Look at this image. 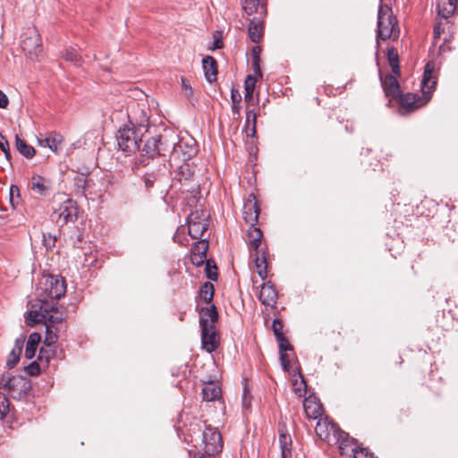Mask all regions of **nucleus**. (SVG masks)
<instances>
[{
	"instance_id": "obj_17",
	"label": "nucleus",
	"mask_w": 458,
	"mask_h": 458,
	"mask_svg": "<svg viewBox=\"0 0 458 458\" xmlns=\"http://www.w3.org/2000/svg\"><path fill=\"white\" fill-rule=\"evenodd\" d=\"M242 8L249 16L256 14L254 18H263L267 13L265 0H242Z\"/></svg>"
},
{
	"instance_id": "obj_11",
	"label": "nucleus",
	"mask_w": 458,
	"mask_h": 458,
	"mask_svg": "<svg viewBox=\"0 0 458 458\" xmlns=\"http://www.w3.org/2000/svg\"><path fill=\"white\" fill-rule=\"evenodd\" d=\"M333 430V438L342 454H345L349 449L352 452V448L359 449L358 441L349 436L348 433L342 430L338 426H331Z\"/></svg>"
},
{
	"instance_id": "obj_35",
	"label": "nucleus",
	"mask_w": 458,
	"mask_h": 458,
	"mask_svg": "<svg viewBox=\"0 0 458 458\" xmlns=\"http://www.w3.org/2000/svg\"><path fill=\"white\" fill-rule=\"evenodd\" d=\"M46 326V335L44 339V344L50 347L56 343L58 340V327H54V325H45Z\"/></svg>"
},
{
	"instance_id": "obj_49",
	"label": "nucleus",
	"mask_w": 458,
	"mask_h": 458,
	"mask_svg": "<svg viewBox=\"0 0 458 458\" xmlns=\"http://www.w3.org/2000/svg\"><path fill=\"white\" fill-rule=\"evenodd\" d=\"M279 344V353L286 352L287 351H293V346L290 344L288 340L284 336L276 338Z\"/></svg>"
},
{
	"instance_id": "obj_57",
	"label": "nucleus",
	"mask_w": 458,
	"mask_h": 458,
	"mask_svg": "<svg viewBox=\"0 0 458 458\" xmlns=\"http://www.w3.org/2000/svg\"><path fill=\"white\" fill-rule=\"evenodd\" d=\"M445 28L443 27L441 22H438L434 27V38H440L441 34L444 32Z\"/></svg>"
},
{
	"instance_id": "obj_56",
	"label": "nucleus",
	"mask_w": 458,
	"mask_h": 458,
	"mask_svg": "<svg viewBox=\"0 0 458 458\" xmlns=\"http://www.w3.org/2000/svg\"><path fill=\"white\" fill-rule=\"evenodd\" d=\"M242 406L245 409H249L250 407V396L246 388H244L243 395H242Z\"/></svg>"
},
{
	"instance_id": "obj_47",
	"label": "nucleus",
	"mask_w": 458,
	"mask_h": 458,
	"mask_svg": "<svg viewBox=\"0 0 458 458\" xmlns=\"http://www.w3.org/2000/svg\"><path fill=\"white\" fill-rule=\"evenodd\" d=\"M181 82H182V89L184 96L187 98L191 99L193 96V89L190 84V81L187 79L182 77Z\"/></svg>"
},
{
	"instance_id": "obj_52",
	"label": "nucleus",
	"mask_w": 458,
	"mask_h": 458,
	"mask_svg": "<svg viewBox=\"0 0 458 458\" xmlns=\"http://www.w3.org/2000/svg\"><path fill=\"white\" fill-rule=\"evenodd\" d=\"M26 371L30 376H38L40 372L39 365L37 361H32L27 368Z\"/></svg>"
},
{
	"instance_id": "obj_36",
	"label": "nucleus",
	"mask_w": 458,
	"mask_h": 458,
	"mask_svg": "<svg viewBox=\"0 0 458 458\" xmlns=\"http://www.w3.org/2000/svg\"><path fill=\"white\" fill-rule=\"evenodd\" d=\"M164 173H161L159 170L157 173H146L143 176L144 183L147 189H150L154 187L156 182H159L162 181L163 177H165V167L163 168Z\"/></svg>"
},
{
	"instance_id": "obj_63",
	"label": "nucleus",
	"mask_w": 458,
	"mask_h": 458,
	"mask_svg": "<svg viewBox=\"0 0 458 458\" xmlns=\"http://www.w3.org/2000/svg\"><path fill=\"white\" fill-rule=\"evenodd\" d=\"M55 237L52 238L51 236H49V240H47L44 235V242L47 248H52L53 246H55Z\"/></svg>"
},
{
	"instance_id": "obj_12",
	"label": "nucleus",
	"mask_w": 458,
	"mask_h": 458,
	"mask_svg": "<svg viewBox=\"0 0 458 458\" xmlns=\"http://www.w3.org/2000/svg\"><path fill=\"white\" fill-rule=\"evenodd\" d=\"M138 150L140 151L138 163L143 166L147 165L150 159L159 157L157 138L146 139L142 147L140 146Z\"/></svg>"
},
{
	"instance_id": "obj_48",
	"label": "nucleus",
	"mask_w": 458,
	"mask_h": 458,
	"mask_svg": "<svg viewBox=\"0 0 458 458\" xmlns=\"http://www.w3.org/2000/svg\"><path fill=\"white\" fill-rule=\"evenodd\" d=\"M293 386H294V392L295 394H297L299 396H301L302 394H305L306 392V382L303 378L302 376H301V381L298 382V380H294L293 383Z\"/></svg>"
},
{
	"instance_id": "obj_26",
	"label": "nucleus",
	"mask_w": 458,
	"mask_h": 458,
	"mask_svg": "<svg viewBox=\"0 0 458 458\" xmlns=\"http://www.w3.org/2000/svg\"><path fill=\"white\" fill-rule=\"evenodd\" d=\"M25 337L21 335L15 340L14 346L6 360V365L12 369L13 368L20 360V356L21 354L23 345H24Z\"/></svg>"
},
{
	"instance_id": "obj_3",
	"label": "nucleus",
	"mask_w": 458,
	"mask_h": 458,
	"mask_svg": "<svg viewBox=\"0 0 458 458\" xmlns=\"http://www.w3.org/2000/svg\"><path fill=\"white\" fill-rule=\"evenodd\" d=\"M38 309L30 310L28 313L27 320L30 326L43 320L45 325H54V327L63 323V315L55 312L57 310L56 303L50 302L46 299H38Z\"/></svg>"
},
{
	"instance_id": "obj_4",
	"label": "nucleus",
	"mask_w": 458,
	"mask_h": 458,
	"mask_svg": "<svg viewBox=\"0 0 458 458\" xmlns=\"http://www.w3.org/2000/svg\"><path fill=\"white\" fill-rule=\"evenodd\" d=\"M54 214L64 223L74 222L78 217V207L74 200L64 193L54 196L52 200Z\"/></svg>"
},
{
	"instance_id": "obj_27",
	"label": "nucleus",
	"mask_w": 458,
	"mask_h": 458,
	"mask_svg": "<svg viewBox=\"0 0 458 458\" xmlns=\"http://www.w3.org/2000/svg\"><path fill=\"white\" fill-rule=\"evenodd\" d=\"M248 33L252 42H259L263 36L261 18H253V20L250 21L248 28Z\"/></svg>"
},
{
	"instance_id": "obj_7",
	"label": "nucleus",
	"mask_w": 458,
	"mask_h": 458,
	"mask_svg": "<svg viewBox=\"0 0 458 458\" xmlns=\"http://www.w3.org/2000/svg\"><path fill=\"white\" fill-rule=\"evenodd\" d=\"M66 292L65 281L62 276H49L46 278L44 284V292L40 294L38 299H46L50 302H54L55 300L62 298Z\"/></svg>"
},
{
	"instance_id": "obj_39",
	"label": "nucleus",
	"mask_w": 458,
	"mask_h": 458,
	"mask_svg": "<svg viewBox=\"0 0 458 458\" xmlns=\"http://www.w3.org/2000/svg\"><path fill=\"white\" fill-rule=\"evenodd\" d=\"M63 57L65 61L71 62L77 66L81 65V56L79 55L77 49L73 47L66 48L63 54Z\"/></svg>"
},
{
	"instance_id": "obj_20",
	"label": "nucleus",
	"mask_w": 458,
	"mask_h": 458,
	"mask_svg": "<svg viewBox=\"0 0 458 458\" xmlns=\"http://www.w3.org/2000/svg\"><path fill=\"white\" fill-rule=\"evenodd\" d=\"M380 81L384 92L386 96L397 98L400 96V86L395 77V74H386L385 77L380 75Z\"/></svg>"
},
{
	"instance_id": "obj_1",
	"label": "nucleus",
	"mask_w": 458,
	"mask_h": 458,
	"mask_svg": "<svg viewBox=\"0 0 458 458\" xmlns=\"http://www.w3.org/2000/svg\"><path fill=\"white\" fill-rule=\"evenodd\" d=\"M128 117L129 122L120 127L116 133L119 149L126 155L140 149V143L143 140L144 133L147 132L149 124V117L143 109H140V115L138 116L137 113L132 111Z\"/></svg>"
},
{
	"instance_id": "obj_23",
	"label": "nucleus",
	"mask_w": 458,
	"mask_h": 458,
	"mask_svg": "<svg viewBox=\"0 0 458 458\" xmlns=\"http://www.w3.org/2000/svg\"><path fill=\"white\" fill-rule=\"evenodd\" d=\"M303 409L306 416L311 420L320 418L323 411L322 404L313 397H308L303 401Z\"/></svg>"
},
{
	"instance_id": "obj_15",
	"label": "nucleus",
	"mask_w": 458,
	"mask_h": 458,
	"mask_svg": "<svg viewBox=\"0 0 458 458\" xmlns=\"http://www.w3.org/2000/svg\"><path fill=\"white\" fill-rule=\"evenodd\" d=\"M201 328V344L208 352H214L218 347V336L215 326Z\"/></svg>"
},
{
	"instance_id": "obj_45",
	"label": "nucleus",
	"mask_w": 458,
	"mask_h": 458,
	"mask_svg": "<svg viewBox=\"0 0 458 458\" xmlns=\"http://www.w3.org/2000/svg\"><path fill=\"white\" fill-rule=\"evenodd\" d=\"M9 400L4 395L0 394V420L4 419L9 411Z\"/></svg>"
},
{
	"instance_id": "obj_38",
	"label": "nucleus",
	"mask_w": 458,
	"mask_h": 458,
	"mask_svg": "<svg viewBox=\"0 0 458 458\" xmlns=\"http://www.w3.org/2000/svg\"><path fill=\"white\" fill-rule=\"evenodd\" d=\"M214 285L210 282L203 284L199 290V297L208 304H209L214 297Z\"/></svg>"
},
{
	"instance_id": "obj_53",
	"label": "nucleus",
	"mask_w": 458,
	"mask_h": 458,
	"mask_svg": "<svg viewBox=\"0 0 458 458\" xmlns=\"http://www.w3.org/2000/svg\"><path fill=\"white\" fill-rule=\"evenodd\" d=\"M256 84V80L252 75H248L244 81V90L245 91H254Z\"/></svg>"
},
{
	"instance_id": "obj_10",
	"label": "nucleus",
	"mask_w": 458,
	"mask_h": 458,
	"mask_svg": "<svg viewBox=\"0 0 458 458\" xmlns=\"http://www.w3.org/2000/svg\"><path fill=\"white\" fill-rule=\"evenodd\" d=\"M203 443L205 444V453L208 455H215L223 449L222 436L219 431L208 427L203 431Z\"/></svg>"
},
{
	"instance_id": "obj_19",
	"label": "nucleus",
	"mask_w": 458,
	"mask_h": 458,
	"mask_svg": "<svg viewBox=\"0 0 458 458\" xmlns=\"http://www.w3.org/2000/svg\"><path fill=\"white\" fill-rule=\"evenodd\" d=\"M259 299L266 306L274 307L276 305L277 293L271 282L262 284Z\"/></svg>"
},
{
	"instance_id": "obj_37",
	"label": "nucleus",
	"mask_w": 458,
	"mask_h": 458,
	"mask_svg": "<svg viewBox=\"0 0 458 458\" xmlns=\"http://www.w3.org/2000/svg\"><path fill=\"white\" fill-rule=\"evenodd\" d=\"M387 59L392 67L393 73L396 76L400 75L399 55L396 48L391 47L388 49Z\"/></svg>"
},
{
	"instance_id": "obj_16",
	"label": "nucleus",
	"mask_w": 458,
	"mask_h": 458,
	"mask_svg": "<svg viewBox=\"0 0 458 458\" xmlns=\"http://www.w3.org/2000/svg\"><path fill=\"white\" fill-rule=\"evenodd\" d=\"M279 446L281 450V458H292L293 440L291 435L287 432L286 427L283 423L278 425Z\"/></svg>"
},
{
	"instance_id": "obj_22",
	"label": "nucleus",
	"mask_w": 458,
	"mask_h": 458,
	"mask_svg": "<svg viewBox=\"0 0 458 458\" xmlns=\"http://www.w3.org/2000/svg\"><path fill=\"white\" fill-rule=\"evenodd\" d=\"M172 168L174 169V177L179 182L191 180L195 173V167L189 161L177 163V165H174Z\"/></svg>"
},
{
	"instance_id": "obj_8",
	"label": "nucleus",
	"mask_w": 458,
	"mask_h": 458,
	"mask_svg": "<svg viewBox=\"0 0 458 458\" xmlns=\"http://www.w3.org/2000/svg\"><path fill=\"white\" fill-rule=\"evenodd\" d=\"M22 51L35 60L42 51L41 38L35 27L28 28L21 42Z\"/></svg>"
},
{
	"instance_id": "obj_31",
	"label": "nucleus",
	"mask_w": 458,
	"mask_h": 458,
	"mask_svg": "<svg viewBox=\"0 0 458 458\" xmlns=\"http://www.w3.org/2000/svg\"><path fill=\"white\" fill-rule=\"evenodd\" d=\"M257 272L262 280H265L267 276V263L265 257V253L259 250V254L255 252L253 259Z\"/></svg>"
},
{
	"instance_id": "obj_60",
	"label": "nucleus",
	"mask_w": 458,
	"mask_h": 458,
	"mask_svg": "<svg viewBox=\"0 0 458 458\" xmlns=\"http://www.w3.org/2000/svg\"><path fill=\"white\" fill-rule=\"evenodd\" d=\"M14 194L19 196L20 195V190H19L18 186L11 185V187H10V202L11 203H13V201Z\"/></svg>"
},
{
	"instance_id": "obj_46",
	"label": "nucleus",
	"mask_w": 458,
	"mask_h": 458,
	"mask_svg": "<svg viewBox=\"0 0 458 458\" xmlns=\"http://www.w3.org/2000/svg\"><path fill=\"white\" fill-rule=\"evenodd\" d=\"M352 453L355 458H376L374 454L365 447H360L359 449L352 448Z\"/></svg>"
},
{
	"instance_id": "obj_50",
	"label": "nucleus",
	"mask_w": 458,
	"mask_h": 458,
	"mask_svg": "<svg viewBox=\"0 0 458 458\" xmlns=\"http://www.w3.org/2000/svg\"><path fill=\"white\" fill-rule=\"evenodd\" d=\"M272 329L276 338H279L280 336H284L283 334V324L279 318H276L272 324Z\"/></svg>"
},
{
	"instance_id": "obj_6",
	"label": "nucleus",
	"mask_w": 458,
	"mask_h": 458,
	"mask_svg": "<svg viewBox=\"0 0 458 458\" xmlns=\"http://www.w3.org/2000/svg\"><path fill=\"white\" fill-rule=\"evenodd\" d=\"M198 152L196 140L189 136H179V142L176 143L172 154V159L169 160L171 167L177 165V163L190 161Z\"/></svg>"
},
{
	"instance_id": "obj_59",
	"label": "nucleus",
	"mask_w": 458,
	"mask_h": 458,
	"mask_svg": "<svg viewBox=\"0 0 458 458\" xmlns=\"http://www.w3.org/2000/svg\"><path fill=\"white\" fill-rule=\"evenodd\" d=\"M9 104L7 96L0 90V108H6Z\"/></svg>"
},
{
	"instance_id": "obj_5",
	"label": "nucleus",
	"mask_w": 458,
	"mask_h": 458,
	"mask_svg": "<svg viewBox=\"0 0 458 458\" xmlns=\"http://www.w3.org/2000/svg\"><path fill=\"white\" fill-rule=\"evenodd\" d=\"M397 28V20L387 5H380L377 13V43L386 40L394 34Z\"/></svg>"
},
{
	"instance_id": "obj_51",
	"label": "nucleus",
	"mask_w": 458,
	"mask_h": 458,
	"mask_svg": "<svg viewBox=\"0 0 458 458\" xmlns=\"http://www.w3.org/2000/svg\"><path fill=\"white\" fill-rule=\"evenodd\" d=\"M0 149L4 153L6 159L10 160L11 154L9 149V143L6 138L2 134H0Z\"/></svg>"
},
{
	"instance_id": "obj_9",
	"label": "nucleus",
	"mask_w": 458,
	"mask_h": 458,
	"mask_svg": "<svg viewBox=\"0 0 458 458\" xmlns=\"http://www.w3.org/2000/svg\"><path fill=\"white\" fill-rule=\"evenodd\" d=\"M157 138L159 157H165L169 156V160H171L174 148H175L176 143L179 142V135L174 131L164 130V132L157 136Z\"/></svg>"
},
{
	"instance_id": "obj_62",
	"label": "nucleus",
	"mask_w": 458,
	"mask_h": 458,
	"mask_svg": "<svg viewBox=\"0 0 458 458\" xmlns=\"http://www.w3.org/2000/svg\"><path fill=\"white\" fill-rule=\"evenodd\" d=\"M49 358H50V355H49L48 352L45 351L43 348H41L39 350V353H38V360H43L44 359H46V360L48 361Z\"/></svg>"
},
{
	"instance_id": "obj_18",
	"label": "nucleus",
	"mask_w": 458,
	"mask_h": 458,
	"mask_svg": "<svg viewBox=\"0 0 458 458\" xmlns=\"http://www.w3.org/2000/svg\"><path fill=\"white\" fill-rule=\"evenodd\" d=\"M30 188L34 193L41 197H45L50 192L52 189V182L49 179L36 174L31 178Z\"/></svg>"
},
{
	"instance_id": "obj_58",
	"label": "nucleus",
	"mask_w": 458,
	"mask_h": 458,
	"mask_svg": "<svg viewBox=\"0 0 458 458\" xmlns=\"http://www.w3.org/2000/svg\"><path fill=\"white\" fill-rule=\"evenodd\" d=\"M261 49L259 47H254L251 50V62L260 61L259 55Z\"/></svg>"
},
{
	"instance_id": "obj_2",
	"label": "nucleus",
	"mask_w": 458,
	"mask_h": 458,
	"mask_svg": "<svg viewBox=\"0 0 458 458\" xmlns=\"http://www.w3.org/2000/svg\"><path fill=\"white\" fill-rule=\"evenodd\" d=\"M434 64L428 62L424 68V73L420 83L421 95L407 93L400 96V106L406 112H412L417 108L426 106L431 99V94L436 89L437 81L433 77Z\"/></svg>"
},
{
	"instance_id": "obj_40",
	"label": "nucleus",
	"mask_w": 458,
	"mask_h": 458,
	"mask_svg": "<svg viewBox=\"0 0 458 458\" xmlns=\"http://www.w3.org/2000/svg\"><path fill=\"white\" fill-rule=\"evenodd\" d=\"M16 380L14 376L9 373L3 374L0 376V389L11 392L14 389V381Z\"/></svg>"
},
{
	"instance_id": "obj_42",
	"label": "nucleus",
	"mask_w": 458,
	"mask_h": 458,
	"mask_svg": "<svg viewBox=\"0 0 458 458\" xmlns=\"http://www.w3.org/2000/svg\"><path fill=\"white\" fill-rule=\"evenodd\" d=\"M231 100H232V112L234 114H240L241 106L240 103L242 101V96L238 89H232L231 90Z\"/></svg>"
},
{
	"instance_id": "obj_25",
	"label": "nucleus",
	"mask_w": 458,
	"mask_h": 458,
	"mask_svg": "<svg viewBox=\"0 0 458 458\" xmlns=\"http://www.w3.org/2000/svg\"><path fill=\"white\" fill-rule=\"evenodd\" d=\"M436 4L438 15L447 19L454 13L457 7V0H437Z\"/></svg>"
},
{
	"instance_id": "obj_41",
	"label": "nucleus",
	"mask_w": 458,
	"mask_h": 458,
	"mask_svg": "<svg viewBox=\"0 0 458 458\" xmlns=\"http://www.w3.org/2000/svg\"><path fill=\"white\" fill-rule=\"evenodd\" d=\"M207 250L208 242L205 241L195 242L191 248V252L194 258L206 259Z\"/></svg>"
},
{
	"instance_id": "obj_54",
	"label": "nucleus",
	"mask_w": 458,
	"mask_h": 458,
	"mask_svg": "<svg viewBox=\"0 0 458 458\" xmlns=\"http://www.w3.org/2000/svg\"><path fill=\"white\" fill-rule=\"evenodd\" d=\"M280 361L282 364V367L284 371H289L290 369V360L288 357V354L286 352L280 354Z\"/></svg>"
},
{
	"instance_id": "obj_61",
	"label": "nucleus",
	"mask_w": 458,
	"mask_h": 458,
	"mask_svg": "<svg viewBox=\"0 0 458 458\" xmlns=\"http://www.w3.org/2000/svg\"><path fill=\"white\" fill-rule=\"evenodd\" d=\"M259 62L260 61L251 62V64H252V68H253L254 73L256 75H258V76L262 77V72H261V70H260Z\"/></svg>"
},
{
	"instance_id": "obj_21",
	"label": "nucleus",
	"mask_w": 458,
	"mask_h": 458,
	"mask_svg": "<svg viewBox=\"0 0 458 458\" xmlns=\"http://www.w3.org/2000/svg\"><path fill=\"white\" fill-rule=\"evenodd\" d=\"M218 320V312L214 304L208 307L201 308L199 310V326L205 327L208 326H215Z\"/></svg>"
},
{
	"instance_id": "obj_28",
	"label": "nucleus",
	"mask_w": 458,
	"mask_h": 458,
	"mask_svg": "<svg viewBox=\"0 0 458 458\" xmlns=\"http://www.w3.org/2000/svg\"><path fill=\"white\" fill-rule=\"evenodd\" d=\"M203 400L206 402H212L218 400L222 395L221 388L214 384L213 382H209L204 386L202 388Z\"/></svg>"
},
{
	"instance_id": "obj_34",
	"label": "nucleus",
	"mask_w": 458,
	"mask_h": 458,
	"mask_svg": "<svg viewBox=\"0 0 458 458\" xmlns=\"http://www.w3.org/2000/svg\"><path fill=\"white\" fill-rule=\"evenodd\" d=\"M15 146L17 150L26 158H32L36 154L35 148L27 144V142L18 135L15 137Z\"/></svg>"
},
{
	"instance_id": "obj_30",
	"label": "nucleus",
	"mask_w": 458,
	"mask_h": 458,
	"mask_svg": "<svg viewBox=\"0 0 458 458\" xmlns=\"http://www.w3.org/2000/svg\"><path fill=\"white\" fill-rule=\"evenodd\" d=\"M262 238V232L255 225H250L248 230V239L250 250H254L259 254V248Z\"/></svg>"
},
{
	"instance_id": "obj_32",
	"label": "nucleus",
	"mask_w": 458,
	"mask_h": 458,
	"mask_svg": "<svg viewBox=\"0 0 458 458\" xmlns=\"http://www.w3.org/2000/svg\"><path fill=\"white\" fill-rule=\"evenodd\" d=\"M41 341V335L38 333H32L30 335L26 349H25V357L28 360H31L36 353L38 344Z\"/></svg>"
},
{
	"instance_id": "obj_64",
	"label": "nucleus",
	"mask_w": 458,
	"mask_h": 458,
	"mask_svg": "<svg viewBox=\"0 0 458 458\" xmlns=\"http://www.w3.org/2000/svg\"><path fill=\"white\" fill-rule=\"evenodd\" d=\"M191 260H192L193 264H195L197 266H201L204 263V261L206 260V259L194 258V256L192 255Z\"/></svg>"
},
{
	"instance_id": "obj_14",
	"label": "nucleus",
	"mask_w": 458,
	"mask_h": 458,
	"mask_svg": "<svg viewBox=\"0 0 458 458\" xmlns=\"http://www.w3.org/2000/svg\"><path fill=\"white\" fill-rule=\"evenodd\" d=\"M199 219L198 213H191L188 217V233L192 239H201L208 227V223Z\"/></svg>"
},
{
	"instance_id": "obj_55",
	"label": "nucleus",
	"mask_w": 458,
	"mask_h": 458,
	"mask_svg": "<svg viewBox=\"0 0 458 458\" xmlns=\"http://www.w3.org/2000/svg\"><path fill=\"white\" fill-rule=\"evenodd\" d=\"M70 240H71L72 244V246H73V247H75V248H79V247H80V243H81V241H82V235H81V233L78 231V232L76 233L75 237L71 236V237H70Z\"/></svg>"
},
{
	"instance_id": "obj_29",
	"label": "nucleus",
	"mask_w": 458,
	"mask_h": 458,
	"mask_svg": "<svg viewBox=\"0 0 458 458\" xmlns=\"http://www.w3.org/2000/svg\"><path fill=\"white\" fill-rule=\"evenodd\" d=\"M331 426H338L335 422H327V420L321 421L319 420L316 426V433L317 435L324 440H327L328 442L332 441L333 438V430L331 429Z\"/></svg>"
},
{
	"instance_id": "obj_44",
	"label": "nucleus",
	"mask_w": 458,
	"mask_h": 458,
	"mask_svg": "<svg viewBox=\"0 0 458 458\" xmlns=\"http://www.w3.org/2000/svg\"><path fill=\"white\" fill-rule=\"evenodd\" d=\"M250 122L252 123V127L248 136L254 137L256 133L257 114L253 110H248L246 113V125H249Z\"/></svg>"
},
{
	"instance_id": "obj_33",
	"label": "nucleus",
	"mask_w": 458,
	"mask_h": 458,
	"mask_svg": "<svg viewBox=\"0 0 458 458\" xmlns=\"http://www.w3.org/2000/svg\"><path fill=\"white\" fill-rule=\"evenodd\" d=\"M38 142L41 147H47L53 152H57L60 144L62 143V136L60 134L55 133L44 139H38Z\"/></svg>"
},
{
	"instance_id": "obj_43",
	"label": "nucleus",
	"mask_w": 458,
	"mask_h": 458,
	"mask_svg": "<svg viewBox=\"0 0 458 458\" xmlns=\"http://www.w3.org/2000/svg\"><path fill=\"white\" fill-rule=\"evenodd\" d=\"M216 264L211 260H207L206 262V276L211 281H216L217 280V272H216Z\"/></svg>"
},
{
	"instance_id": "obj_13",
	"label": "nucleus",
	"mask_w": 458,
	"mask_h": 458,
	"mask_svg": "<svg viewBox=\"0 0 458 458\" xmlns=\"http://www.w3.org/2000/svg\"><path fill=\"white\" fill-rule=\"evenodd\" d=\"M259 208L254 194H250L243 205V218L250 225H255L259 219Z\"/></svg>"
},
{
	"instance_id": "obj_24",
	"label": "nucleus",
	"mask_w": 458,
	"mask_h": 458,
	"mask_svg": "<svg viewBox=\"0 0 458 458\" xmlns=\"http://www.w3.org/2000/svg\"><path fill=\"white\" fill-rule=\"evenodd\" d=\"M202 66L204 75L208 82H213L216 80L217 66L216 61L214 57L207 55L202 59Z\"/></svg>"
}]
</instances>
